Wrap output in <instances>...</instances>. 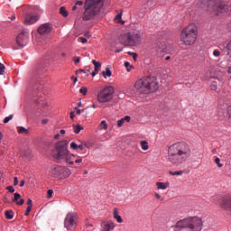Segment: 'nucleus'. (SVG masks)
<instances>
[{
	"label": "nucleus",
	"mask_w": 231,
	"mask_h": 231,
	"mask_svg": "<svg viewBox=\"0 0 231 231\" xmlns=\"http://www.w3.org/2000/svg\"><path fill=\"white\" fill-rule=\"evenodd\" d=\"M160 85L154 77H145L139 79L134 83V89L139 95H150L158 91Z\"/></svg>",
	"instance_id": "3"
},
{
	"label": "nucleus",
	"mask_w": 231,
	"mask_h": 231,
	"mask_svg": "<svg viewBox=\"0 0 231 231\" xmlns=\"http://www.w3.org/2000/svg\"><path fill=\"white\" fill-rule=\"evenodd\" d=\"M76 6H82V5H84V2H82V1H78V2H76Z\"/></svg>",
	"instance_id": "51"
},
{
	"label": "nucleus",
	"mask_w": 231,
	"mask_h": 231,
	"mask_svg": "<svg viewBox=\"0 0 231 231\" xmlns=\"http://www.w3.org/2000/svg\"><path fill=\"white\" fill-rule=\"evenodd\" d=\"M17 131L20 134H28V133H30V131L23 126H18Z\"/></svg>",
	"instance_id": "22"
},
{
	"label": "nucleus",
	"mask_w": 231,
	"mask_h": 231,
	"mask_svg": "<svg viewBox=\"0 0 231 231\" xmlns=\"http://www.w3.org/2000/svg\"><path fill=\"white\" fill-rule=\"evenodd\" d=\"M73 60H74L75 64H79V62H80V57L74 58Z\"/></svg>",
	"instance_id": "49"
},
{
	"label": "nucleus",
	"mask_w": 231,
	"mask_h": 231,
	"mask_svg": "<svg viewBox=\"0 0 231 231\" xmlns=\"http://www.w3.org/2000/svg\"><path fill=\"white\" fill-rule=\"evenodd\" d=\"M54 138H55V140H59V138H60V134H55Z\"/></svg>",
	"instance_id": "57"
},
{
	"label": "nucleus",
	"mask_w": 231,
	"mask_h": 231,
	"mask_svg": "<svg viewBox=\"0 0 231 231\" xmlns=\"http://www.w3.org/2000/svg\"><path fill=\"white\" fill-rule=\"evenodd\" d=\"M176 228H188L189 231H201L203 230V219L199 217L184 218L177 222Z\"/></svg>",
	"instance_id": "5"
},
{
	"label": "nucleus",
	"mask_w": 231,
	"mask_h": 231,
	"mask_svg": "<svg viewBox=\"0 0 231 231\" xmlns=\"http://www.w3.org/2000/svg\"><path fill=\"white\" fill-rule=\"evenodd\" d=\"M143 40V34L140 32H130L119 36V42L124 46H129L131 48L134 46H140Z\"/></svg>",
	"instance_id": "6"
},
{
	"label": "nucleus",
	"mask_w": 231,
	"mask_h": 231,
	"mask_svg": "<svg viewBox=\"0 0 231 231\" xmlns=\"http://www.w3.org/2000/svg\"><path fill=\"white\" fill-rule=\"evenodd\" d=\"M42 124H43V125H45V124H48V119H43V120L42 121Z\"/></svg>",
	"instance_id": "59"
},
{
	"label": "nucleus",
	"mask_w": 231,
	"mask_h": 231,
	"mask_svg": "<svg viewBox=\"0 0 231 231\" xmlns=\"http://www.w3.org/2000/svg\"><path fill=\"white\" fill-rule=\"evenodd\" d=\"M73 12H75V10H77V5L75 4V5L72 7Z\"/></svg>",
	"instance_id": "63"
},
{
	"label": "nucleus",
	"mask_w": 231,
	"mask_h": 231,
	"mask_svg": "<svg viewBox=\"0 0 231 231\" xmlns=\"http://www.w3.org/2000/svg\"><path fill=\"white\" fill-rule=\"evenodd\" d=\"M73 129H74V133L76 134H79V133H80L82 129H84V127H82V125H73Z\"/></svg>",
	"instance_id": "25"
},
{
	"label": "nucleus",
	"mask_w": 231,
	"mask_h": 231,
	"mask_svg": "<svg viewBox=\"0 0 231 231\" xmlns=\"http://www.w3.org/2000/svg\"><path fill=\"white\" fill-rule=\"evenodd\" d=\"M53 196V190L52 189H49L48 191H47V198H51Z\"/></svg>",
	"instance_id": "41"
},
{
	"label": "nucleus",
	"mask_w": 231,
	"mask_h": 231,
	"mask_svg": "<svg viewBox=\"0 0 231 231\" xmlns=\"http://www.w3.org/2000/svg\"><path fill=\"white\" fill-rule=\"evenodd\" d=\"M209 6H212V10L217 14H225L228 12V5L219 1H211Z\"/></svg>",
	"instance_id": "10"
},
{
	"label": "nucleus",
	"mask_w": 231,
	"mask_h": 231,
	"mask_svg": "<svg viewBox=\"0 0 231 231\" xmlns=\"http://www.w3.org/2000/svg\"><path fill=\"white\" fill-rule=\"evenodd\" d=\"M24 183H25L24 180H21V181H20V187H24Z\"/></svg>",
	"instance_id": "60"
},
{
	"label": "nucleus",
	"mask_w": 231,
	"mask_h": 231,
	"mask_svg": "<svg viewBox=\"0 0 231 231\" xmlns=\"http://www.w3.org/2000/svg\"><path fill=\"white\" fill-rule=\"evenodd\" d=\"M6 190H8L9 192H11L12 194H14V192H15V189H14V187L12 186H8L6 188Z\"/></svg>",
	"instance_id": "39"
},
{
	"label": "nucleus",
	"mask_w": 231,
	"mask_h": 231,
	"mask_svg": "<svg viewBox=\"0 0 231 231\" xmlns=\"http://www.w3.org/2000/svg\"><path fill=\"white\" fill-rule=\"evenodd\" d=\"M75 110H76V115H81L82 114V110L77 109V108H75Z\"/></svg>",
	"instance_id": "54"
},
{
	"label": "nucleus",
	"mask_w": 231,
	"mask_h": 231,
	"mask_svg": "<svg viewBox=\"0 0 231 231\" xmlns=\"http://www.w3.org/2000/svg\"><path fill=\"white\" fill-rule=\"evenodd\" d=\"M79 93H81L82 95H88V88L86 87H82L80 89H79Z\"/></svg>",
	"instance_id": "35"
},
{
	"label": "nucleus",
	"mask_w": 231,
	"mask_h": 231,
	"mask_svg": "<svg viewBox=\"0 0 231 231\" xmlns=\"http://www.w3.org/2000/svg\"><path fill=\"white\" fill-rule=\"evenodd\" d=\"M69 144V141L68 140H62L58 142L55 144L54 151H52V156L55 160H58L59 162H65L69 165H74L75 158H77V155L72 154L69 152V150H68V145Z\"/></svg>",
	"instance_id": "2"
},
{
	"label": "nucleus",
	"mask_w": 231,
	"mask_h": 231,
	"mask_svg": "<svg viewBox=\"0 0 231 231\" xmlns=\"http://www.w3.org/2000/svg\"><path fill=\"white\" fill-rule=\"evenodd\" d=\"M60 134H66V130H60Z\"/></svg>",
	"instance_id": "62"
},
{
	"label": "nucleus",
	"mask_w": 231,
	"mask_h": 231,
	"mask_svg": "<svg viewBox=\"0 0 231 231\" xmlns=\"http://www.w3.org/2000/svg\"><path fill=\"white\" fill-rule=\"evenodd\" d=\"M62 171V166L53 165L49 168V174L52 178H60V171Z\"/></svg>",
	"instance_id": "12"
},
{
	"label": "nucleus",
	"mask_w": 231,
	"mask_h": 231,
	"mask_svg": "<svg viewBox=\"0 0 231 231\" xmlns=\"http://www.w3.org/2000/svg\"><path fill=\"white\" fill-rule=\"evenodd\" d=\"M60 14L63 15V17H68V11H66V7H60Z\"/></svg>",
	"instance_id": "30"
},
{
	"label": "nucleus",
	"mask_w": 231,
	"mask_h": 231,
	"mask_svg": "<svg viewBox=\"0 0 231 231\" xmlns=\"http://www.w3.org/2000/svg\"><path fill=\"white\" fill-rule=\"evenodd\" d=\"M31 212H32V208L31 207H27L26 211L24 213V216H30Z\"/></svg>",
	"instance_id": "40"
},
{
	"label": "nucleus",
	"mask_w": 231,
	"mask_h": 231,
	"mask_svg": "<svg viewBox=\"0 0 231 231\" xmlns=\"http://www.w3.org/2000/svg\"><path fill=\"white\" fill-rule=\"evenodd\" d=\"M39 21V16L35 14H27L25 16V24H33L34 23H37Z\"/></svg>",
	"instance_id": "15"
},
{
	"label": "nucleus",
	"mask_w": 231,
	"mask_h": 231,
	"mask_svg": "<svg viewBox=\"0 0 231 231\" xmlns=\"http://www.w3.org/2000/svg\"><path fill=\"white\" fill-rule=\"evenodd\" d=\"M227 73H231V66L228 68Z\"/></svg>",
	"instance_id": "64"
},
{
	"label": "nucleus",
	"mask_w": 231,
	"mask_h": 231,
	"mask_svg": "<svg viewBox=\"0 0 231 231\" xmlns=\"http://www.w3.org/2000/svg\"><path fill=\"white\" fill-rule=\"evenodd\" d=\"M102 75L105 79H107V77H111L113 73L111 72V69H109V68H106V71H102Z\"/></svg>",
	"instance_id": "26"
},
{
	"label": "nucleus",
	"mask_w": 231,
	"mask_h": 231,
	"mask_svg": "<svg viewBox=\"0 0 231 231\" xmlns=\"http://www.w3.org/2000/svg\"><path fill=\"white\" fill-rule=\"evenodd\" d=\"M116 19H117V21H120V19H122V14H118L116 15Z\"/></svg>",
	"instance_id": "56"
},
{
	"label": "nucleus",
	"mask_w": 231,
	"mask_h": 231,
	"mask_svg": "<svg viewBox=\"0 0 231 231\" xmlns=\"http://www.w3.org/2000/svg\"><path fill=\"white\" fill-rule=\"evenodd\" d=\"M190 156V146L187 143H177L168 149V162L172 165H181Z\"/></svg>",
	"instance_id": "1"
},
{
	"label": "nucleus",
	"mask_w": 231,
	"mask_h": 231,
	"mask_svg": "<svg viewBox=\"0 0 231 231\" xmlns=\"http://www.w3.org/2000/svg\"><path fill=\"white\" fill-rule=\"evenodd\" d=\"M100 129H107L109 127V125H107V123L106 122V120H103L100 125H99Z\"/></svg>",
	"instance_id": "29"
},
{
	"label": "nucleus",
	"mask_w": 231,
	"mask_h": 231,
	"mask_svg": "<svg viewBox=\"0 0 231 231\" xmlns=\"http://www.w3.org/2000/svg\"><path fill=\"white\" fill-rule=\"evenodd\" d=\"M92 63L95 66V71H97V73H98V69H100V68H102V63L97 61V60H93Z\"/></svg>",
	"instance_id": "23"
},
{
	"label": "nucleus",
	"mask_w": 231,
	"mask_h": 231,
	"mask_svg": "<svg viewBox=\"0 0 231 231\" xmlns=\"http://www.w3.org/2000/svg\"><path fill=\"white\" fill-rule=\"evenodd\" d=\"M227 116L231 119V106L227 107Z\"/></svg>",
	"instance_id": "47"
},
{
	"label": "nucleus",
	"mask_w": 231,
	"mask_h": 231,
	"mask_svg": "<svg viewBox=\"0 0 231 231\" xmlns=\"http://www.w3.org/2000/svg\"><path fill=\"white\" fill-rule=\"evenodd\" d=\"M79 73H86V70L79 69L76 70V75H79Z\"/></svg>",
	"instance_id": "48"
},
{
	"label": "nucleus",
	"mask_w": 231,
	"mask_h": 231,
	"mask_svg": "<svg viewBox=\"0 0 231 231\" xmlns=\"http://www.w3.org/2000/svg\"><path fill=\"white\" fill-rule=\"evenodd\" d=\"M51 30H53V26L51 23H43L38 28V32L40 35H46L51 33Z\"/></svg>",
	"instance_id": "13"
},
{
	"label": "nucleus",
	"mask_w": 231,
	"mask_h": 231,
	"mask_svg": "<svg viewBox=\"0 0 231 231\" xmlns=\"http://www.w3.org/2000/svg\"><path fill=\"white\" fill-rule=\"evenodd\" d=\"M217 86H221V80L219 79H212L209 86L211 91H217Z\"/></svg>",
	"instance_id": "17"
},
{
	"label": "nucleus",
	"mask_w": 231,
	"mask_h": 231,
	"mask_svg": "<svg viewBox=\"0 0 231 231\" xmlns=\"http://www.w3.org/2000/svg\"><path fill=\"white\" fill-rule=\"evenodd\" d=\"M124 122H125V121L124 120V118L118 120V121H117V126H118V127H122V125H124Z\"/></svg>",
	"instance_id": "38"
},
{
	"label": "nucleus",
	"mask_w": 231,
	"mask_h": 231,
	"mask_svg": "<svg viewBox=\"0 0 231 231\" xmlns=\"http://www.w3.org/2000/svg\"><path fill=\"white\" fill-rule=\"evenodd\" d=\"M79 42H82V44H86L88 42V39L84 37L78 38Z\"/></svg>",
	"instance_id": "36"
},
{
	"label": "nucleus",
	"mask_w": 231,
	"mask_h": 231,
	"mask_svg": "<svg viewBox=\"0 0 231 231\" xmlns=\"http://www.w3.org/2000/svg\"><path fill=\"white\" fill-rule=\"evenodd\" d=\"M141 148L143 151H148L149 150V143L147 141H141Z\"/></svg>",
	"instance_id": "24"
},
{
	"label": "nucleus",
	"mask_w": 231,
	"mask_h": 231,
	"mask_svg": "<svg viewBox=\"0 0 231 231\" xmlns=\"http://www.w3.org/2000/svg\"><path fill=\"white\" fill-rule=\"evenodd\" d=\"M156 187L158 190H166L169 189V182H156Z\"/></svg>",
	"instance_id": "20"
},
{
	"label": "nucleus",
	"mask_w": 231,
	"mask_h": 231,
	"mask_svg": "<svg viewBox=\"0 0 231 231\" xmlns=\"http://www.w3.org/2000/svg\"><path fill=\"white\" fill-rule=\"evenodd\" d=\"M64 226L68 230H73L77 226V215L75 213L67 214L64 220Z\"/></svg>",
	"instance_id": "9"
},
{
	"label": "nucleus",
	"mask_w": 231,
	"mask_h": 231,
	"mask_svg": "<svg viewBox=\"0 0 231 231\" xmlns=\"http://www.w3.org/2000/svg\"><path fill=\"white\" fill-rule=\"evenodd\" d=\"M170 174H171V176H181V174H183V171H170Z\"/></svg>",
	"instance_id": "33"
},
{
	"label": "nucleus",
	"mask_w": 231,
	"mask_h": 231,
	"mask_svg": "<svg viewBox=\"0 0 231 231\" xmlns=\"http://www.w3.org/2000/svg\"><path fill=\"white\" fill-rule=\"evenodd\" d=\"M19 184V179H17V177H14V185H18Z\"/></svg>",
	"instance_id": "50"
},
{
	"label": "nucleus",
	"mask_w": 231,
	"mask_h": 231,
	"mask_svg": "<svg viewBox=\"0 0 231 231\" xmlns=\"http://www.w3.org/2000/svg\"><path fill=\"white\" fill-rule=\"evenodd\" d=\"M27 207H30L31 208H32V207H33L32 199H27Z\"/></svg>",
	"instance_id": "43"
},
{
	"label": "nucleus",
	"mask_w": 231,
	"mask_h": 231,
	"mask_svg": "<svg viewBox=\"0 0 231 231\" xmlns=\"http://www.w3.org/2000/svg\"><path fill=\"white\" fill-rule=\"evenodd\" d=\"M84 145H86V143H82L81 144H79L78 150L79 149V151H84Z\"/></svg>",
	"instance_id": "42"
},
{
	"label": "nucleus",
	"mask_w": 231,
	"mask_h": 231,
	"mask_svg": "<svg viewBox=\"0 0 231 231\" xmlns=\"http://www.w3.org/2000/svg\"><path fill=\"white\" fill-rule=\"evenodd\" d=\"M97 74H98V72H97V71H94L91 73L92 77H96V75H97Z\"/></svg>",
	"instance_id": "61"
},
{
	"label": "nucleus",
	"mask_w": 231,
	"mask_h": 231,
	"mask_svg": "<svg viewBox=\"0 0 231 231\" xmlns=\"http://www.w3.org/2000/svg\"><path fill=\"white\" fill-rule=\"evenodd\" d=\"M75 163H82V158L79 157V159L75 161Z\"/></svg>",
	"instance_id": "53"
},
{
	"label": "nucleus",
	"mask_w": 231,
	"mask_h": 231,
	"mask_svg": "<svg viewBox=\"0 0 231 231\" xmlns=\"http://www.w3.org/2000/svg\"><path fill=\"white\" fill-rule=\"evenodd\" d=\"M71 79L74 80V84H77V80H78V79H77V78H75V76H72V77H71Z\"/></svg>",
	"instance_id": "58"
},
{
	"label": "nucleus",
	"mask_w": 231,
	"mask_h": 231,
	"mask_svg": "<svg viewBox=\"0 0 231 231\" xmlns=\"http://www.w3.org/2000/svg\"><path fill=\"white\" fill-rule=\"evenodd\" d=\"M125 66L127 68V71H131V69H129L131 67V63H129V61H125Z\"/></svg>",
	"instance_id": "45"
},
{
	"label": "nucleus",
	"mask_w": 231,
	"mask_h": 231,
	"mask_svg": "<svg viewBox=\"0 0 231 231\" xmlns=\"http://www.w3.org/2000/svg\"><path fill=\"white\" fill-rule=\"evenodd\" d=\"M113 95H115V88L107 86L98 93L97 100L101 104L111 102V100H113Z\"/></svg>",
	"instance_id": "8"
},
{
	"label": "nucleus",
	"mask_w": 231,
	"mask_h": 231,
	"mask_svg": "<svg viewBox=\"0 0 231 231\" xmlns=\"http://www.w3.org/2000/svg\"><path fill=\"white\" fill-rule=\"evenodd\" d=\"M123 120H125V122H131V116H125Z\"/></svg>",
	"instance_id": "46"
},
{
	"label": "nucleus",
	"mask_w": 231,
	"mask_h": 231,
	"mask_svg": "<svg viewBox=\"0 0 231 231\" xmlns=\"http://www.w3.org/2000/svg\"><path fill=\"white\" fill-rule=\"evenodd\" d=\"M12 118H14V115H11L9 116L5 117L4 119V124H8V122H10V120H12Z\"/></svg>",
	"instance_id": "37"
},
{
	"label": "nucleus",
	"mask_w": 231,
	"mask_h": 231,
	"mask_svg": "<svg viewBox=\"0 0 231 231\" xmlns=\"http://www.w3.org/2000/svg\"><path fill=\"white\" fill-rule=\"evenodd\" d=\"M221 208L227 210L231 216V197L224 198L220 203Z\"/></svg>",
	"instance_id": "14"
},
{
	"label": "nucleus",
	"mask_w": 231,
	"mask_h": 231,
	"mask_svg": "<svg viewBox=\"0 0 231 231\" xmlns=\"http://www.w3.org/2000/svg\"><path fill=\"white\" fill-rule=\"evenodd\" d=\"M215 163L217 165V167H219V169L223 167V163H221V159H219V157H216Z\"/></svg>",
	"instance_id": "31"
},
{
	"label": "nucleus",
	"mask_w": 231,
	"mask_h": 231,
	"mask_svg": "<svg viewBox=\"0 0 231 231\" xmlns=\"http://www.w3.org/2000/svg\"><path fill=\"white\" fill-rule=\"evenodd\" d=\"M70 118L71 120L75 118V112H70Z\"/></svg>",
	"instance_id": "55"
},
{
	"label": "nucleus",
	"mask_w": 231,
	"mask_h": 231,
	"mask_svg": "<svg viewBox=\"0 0 231 231\" xmlns=\"http://www.w3.org/2000/svg\"><path fill=\"white\" fill-rule=\"evenodd\" d=\"M198 39V27L194 23H190L185 28L180 34V40L186 46H192Z\"/></svg>",
	"instance_id": "7"
},
{
	"label": "nucleus",
	"mask_w": 231,
	"mask_h": 231,
	"mask_svg": "<svg viewBox=\"0 0 231 231\" xmlns=\"http://www.w3.org/2000/svg\"><path fill=\"white\" fill-rule=\"evenodd\" d=\"M70 149H73V151H79V144L75 142L70 143Z\"/></svg>",
	"instance_id": "32"
},
{
	"label": "nucleus",
	"mask_w": 231,
	"mask_h": 231,
	"mask_svg": "<svg viewBox=\"0 0 231 231\" xmlns=\"http://www.w3.org/2000/svg\"><path fill=\"white\" fill-rule=\"evenodd\" d=\"M69 176H71V170L65 167H61L60 179L66 180V178H69Z\"/></svg>",
	"instance_id": "16"
},
{
	"label": "nucleus",
	"mask_w": 231,
	"mask_h": 231,
	"mask_svg": "<svg viewBox=\"0 0 231 231\" xmlns=\"http://www.w3.org/2000/svg\"><path fill=\"white\" fill-rule=\"evenodd\" d=\"M154 197L159 201H164V199H165L163 197H162V195H160V193H157V192L154 193Z\"/></svg>",
	"instance_id": "34"
},
{
	"label": "nucleus",
	"mask_w": 231,
	"mask_h": 231,
	"mask_svg": "<svg viewBox=\"0 0 231 231\" xmlns=\"http://www.w3.org/2000/svg\"><path fill=\"white\" fill-rule=\"evenodd\" d=\"M28 32H22L16 37V44L19 48H24L28 42Z\"/></svg>",
	"instance_id": "11"
},
{
	"label": "nucleus",
	"mask_w": 231,
	"mask_h": 231,
	"mask_svg": "<svg viewBox=\"0 0 231 231\" xmlns=\"http://www.w3.org/2000/svg\"><path fill=\"white\" fill-rule=\"evenodd\" d=\"M13 201L16 203V205H24V199H22L19 193H14Z\"/></svg>",
	"instance_id": "18"
},
{
	"label": "nucleus",
	"mask_w": 231,
	"mask_h": 231,
	"mask_svg": "<svg viewBox=\"0 0 231 231\" xmlns=\"http://www.w3.org/2000/svg\"><path fill=\"white\" fill-rule=\"evenodd\" d=\"M114 217L116 219L117 223H124V220L122 219V217L118 215V209H114Z\"/></svg>",
	"instance_id": "21"
},
{
	"label": "nucleus",
	"mask_w": 231,
	"mask_h": 231,
	"mask_svg": "<svg viewBox=\"0 0 231 231\" xmlns=\"http://www.w3.org/2000/svg\"><path fill=\"white\" fill-rule=\"evenodd\" d=\"M115 223L110 222L103 225V229L102 231H112L115 230Z\"/></svg>",
	"instance_id": "19"
},
{
	"label": "nucleus",
	"mask_w": 231,
	"mask_h": 231,
	"mask_svg": "<svg viewBox=\"0 0 231 231\" xmlns=\"http://www.w3.org/2000/svg\"><path fill=\"white\" fill-rule=\"evenodd\" d=\"M5 216L6 219H14V211L7 210L5 211Z\"/></svg>",
	"instance_id": "27"
},
{
	"label": "nucleus",
	"mask_w": 231,
	"mask_h": 231,
	"mask_svg": "<svg viewBox=\"0 0 231 231\" xmlns=\"http://www.w3.org/2000/svg\"><path fill=\"white\" fill-rule=\"evenodd\" d=\"M223 54L221 53V51L219 49H215L213 51V57H216L217 59H219Z\"/></svg>",
	"instance_id": "28"
},
{
	"label": "nucleus",
	"mask_w": 231,
	"mask_h": 231,
	"mask_svg": "<svg viewBox=\"0 0 231 231\" xmlns=\"http://www.w3.org/2000/svg\"><path fill=\"white\" fill-rule=\"evenodd\" d=\"M128 53H129V55H132V56H133V59H134V60H136V57H137L136 53H134V52H128Z\"/></svg>",
	"instance_id": "52"
},
{
	"label": "nucleus",
	"mask_w": 231,
	"mask_h": 231,
	"mask_svg": "<svg viewBox=\"0 0 231 231\" xmlns=\"http://www.w3.org/2000/svg\"><path fill=\"white\" fill-rule=\"evenodd\" d=\"M3 73H5V66L3 63H0V75H3Z\"/></svg>",
	"instance_id": "44"
},
{
	"label": "nucleus",
	"mask_w": 231,
	"mask_h": 231,
	"mask_svg": "<svg viewBox=\"0 0 231 231\" xmlns=\"http://www.w3.org/2000/svg\"><path fill=\"white\" fill-rule=\"evenodd\" d=\"M102 6H104V2H102V0H86L84 5L85 11L82 15L83 21H91V19H95V17L100 14Z\"/></svg>",
	"instance_id": "4"
}]
</instances>
